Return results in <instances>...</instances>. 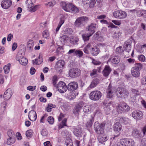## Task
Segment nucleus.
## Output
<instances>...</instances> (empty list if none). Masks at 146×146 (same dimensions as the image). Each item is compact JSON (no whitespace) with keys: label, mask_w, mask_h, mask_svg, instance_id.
Returning a JSON list of instances; mask_svg holds the SVG:
<instances>
[{"label":"nucleus","mask_w":146,"mask_h":146,"mask_svg":"<svg viewBox=\"0 0 146 146\" xmlns=\"http://www.w3.org/2000/svg\"><path fill=\"white\" fill-rule=\"evenodd\" d=\"M106 123L104 122L100 124L98 122H96L94 125V129L96 132L98 134H102L104 132V128Z\"/></svg>","instance_id":"1"},{"label":"nucleus","mask_w":146,"mask_h":146,"mask_svg":"<svg viewBox=\"0 0 146 146\" xmlns=\"http://www.w3.org/2000/svg\"><path fill=\"white\" fill-rule=\"evenodd\" d=\"M88 20V18L86 17H81L76 19L74 23V25L76 27H81L84 26Z\"/></svg>","instance_id":"2"},{"label":"nucleus","mask_w":146,"mask_h":146,"mask_svg":"<svg viewBox=\"0 0 146 146\" xmlns=\"http://www.w3.org/2000/svg\"><path fill=\"white\" fill-rule=\"evenodd\" d=\"M113 129L114 132L116 133H117V135H114V136L111 138V140L113 141V140H117L118 137L120 134V132L122 129V126L118 122L115 123L113 127Z\"/></svg>","instance_id":"3"},{"label":"nucleus","mask_w":146,"mask_h":146,"mask_svg":"<svg viewBox=\"0 0 146 146\" xmlns=\"http://www.w3.org/2000/svg\"><path fill=\"white\" fill-rule=\"evenodd\" d=\"M142 67V64L140 63H137L135 66L132 68L131 69V73L132 75L135 77H138L140 75V70Z\"/></svg>","instance_id":"4"},{"label":"nucleus","mask_w":146,"mask_h":146,"mask_svg":"<svg viewBox=\"0 0 146 146\" xmlns=\"http://www.w3.org/2000/svg\"><path fill=\"white\" fill-rule=\"evenodd\" d=\"M102 96V93L98 90L94 91L90 94L89 97L91 100L96 101L98 100Z\"/></svg>","instance_id":"5"},{"label":"nucleus","mask_w":146,"mask_h":146,"mask_svg":"<svg viewBox=\"0 0 146 146\" xmlns=\"http://www.w3.org/2000/svg\"><path fill=\"white\" fill-rule=\"evenodd\" d=\"M113 15L115 18L122 19L125 18L126 17L127 14L124 11L121 10H117L113 12Z\"/></svg>","instance_id":"6"},{"label":"nucleus","mask_w":146,"mask_h":146,"mask_svg":"<svg viewBox=\"0 0 146 146\" xmlns=\"http://www.w3.org/2000/svg\"><path fill=\"white\" fill-rule=\"evenodd\" d=\"M84 105V103L82 101H80L76 104L73 110V113L75 115L78 116Z\"/></svg>","instance_id":"7"},{"label":"nucleus","mask_w":146,"mask_h":146,"mask_svg":"<svg viewBox=\"0 0 146 146\" xmlns=\"http://www.w3.org/2000/svg\"><path fill=\"white\" fill-rule=\"evenodd\" d=\"M80 71L78 68H72L70 69L69 72V75L72 78L77 77L80 75Z\"/></svg>","instance_id":"8"},{"label":"nucleus","mask_w":146,"mask_h":146,"mask_svg":"<svg viewBox=\"0 0 146 146\" xmlns=\"http://www.w3.org/2000/svg\"><path fill=\"white\" fill-rule=\"evenodd\" d=\"M116 92L118 96L121 98H126L129 94L127 90L121 88H119L118 91H116Z\"/></svg>","instance_id":"9"},{"label":"nucleus","mask_w":146,"mask_h":146,"mask_svg":"<svg viewBox=\"0 0 146 146\" xmlns=\"http://www.w3.org/2000/svg\"><path fill=\"white\" fill-rule=\"evenodd\" d=\"M57 88L59 92L61 93L65 92L67 90L66 84L63 82H60L58 84Z\"/></svg>","instance_id":"10"},{"label":"nucleus","mask_w":146,"mask_h":146,"mask_svg":"<svg viewBox=\"0 0 146 146\" xmlns=\"http://www.w3.org/2000/svg\"><path fill=\"white\" fill-rule=\"evenodd\" d=\"M132 116L136 120H139L142 119L143 117V113L142 112L138 110L134 111L132 113Z\"/></svg>","instance_id":"11"},{"label":"nucleus","mask_w":146,"mask_h":146,"mask_svg":"<svg viewBox=\"0 0 146 146\" xmlns=\"http://www.w3.org/2000/svg\"><path fill=\"white\" fill-rule=\"evenodd\" d=\"M60 5L62 8L66 12H70L72 10V7L73 6L72 3H66L65 2H62L61 3Z\"/></svg>","instance_id":"12"},{"label":"nucleus","mask_w":146,"mask_h":146,"mask_svg":"<svg viewBox=\"0 0 146 146\" xmlns=\"http://www.w3.org/2000/svg\"><path fill=\"white\" fill-rule=\"evenodd\" d=\"M115 91V89L114 88L111 87L110 84L107 90V96L108 98H111L112 97Z\"/></svg>","instance_id":"13"},{"label":"nucleus","mask_w":146,"mask_h":146,"mask_svg":"<svg viewBox=\"0 0 146 146\" xmlns=\"http://www.w3.org/2000/svg\"><path fill=\"white\" fill-rule=\"evenodd\" d=\"M117 109L122 111H127L129 110L130 108L126 103H121L118 106Z\"/></svg>","instance_id":"14"},{"label":"nucleus","mask_w":146,"mask_h":146,"mask_svg":"<svg viewBox=\"0 0 146 146\" xmlns=\"http://www.w3.org/2000/svg\"><path fill=\"white\" fill-rule=\"evenodd\" d=\"M12 4L11 0H3L1 2V6L4 9L9 8Z\"/></svg>","instance_id":"15"},{"label":"nucleus","mask_w":146,"mask_h":146,"mask_svg":"<svg viewBox=\"0 0 146 146\" xmlns=\"http://www.w3.org/2000/svg\"><path fill=\"white\" fill-rule=\"evenodd\" d=\"M28 117L31 121H35L37 118V114L36 111L34 110L30 111L28 113Z\"/></svg>","instance_id":"16"},{"label":"nucleus","mask_w":146,"mask_h":146,"mask_svg":"<svg viewBox=\"0 0 146 146\" xmlns=\"http://www.w3.org/2000/svg\"><path fill=\"white\" fill-rule=\"evenodd\" d=\"M13 94L12 90L11 89H8L4 92L3 97L5 100H8L11 97Z\"/></svg>","instance_id":"17"},{"label":"nucleus","mask_w":146,"mask_h":146,"mask_svg":"<svg viewBox=\"0 0 146 146\" xmlns=\"http://www.w3.org/2000/svg\"><path fill=\"white\" fill-rule=\"evenodd\" d=\"M78 87V84L77 82H73L70 83L68 85V90L74 91Z\"/></svg>","instance_id":"18"},{"label":"nucleus","mask_w":146,"mask_h":146,"mask_svg":"<svg viewBox=\"0 0 146 146\" xmlns=\"http://www.w3.org/2000/svg\"><path fill=\"white\" fill-rule=\"evenodd\" d=\"M111 71V69L109 66L106 65L102 71V73L105 77H107L109 76Z\"/></svg>","instance_id":"19"},{"label":"nucleus","mask_w":146,"mask_h":146,"mask_svg":"<svg viewBox=\"0 0 146 146\" xmlns=\"http://www.w3.org/2000/svg\"><path fill=\"white\" fill-rule=\"evenodd\" d=\"M112 107L111 102L105 104L104 109L106 114L108 115L111 112Z\"/></svg>","instance_id":"20"},{"label":"nucleus","mask_w":146,"mask_h":146,"mask_svg":"<svg viewBox=\"0 0 146 146\" xmlns=\"http://www.w3.org/2000/svg\"><path fill=\"white\" fill-rule=\"evenodd\" d=\"M132 41L130 39L128 40L125 42L124 44V47L126 50V51L129 52L131 49Z\"/></svg>","instance_id":"21"},{"label":"nucleus","mask_w":146,"mask_h":146,"mask_svg":"<svg viewBox=\"0 0 146 146\" xmlns=\"http://www.w3.org/2000/svg\"><path fill=\"white\" fill-rule=\"evenodd\" d=\"M74 134L77 137H80L82 135V129L80 127H74L72 129Z\"/></svg>","instance_id":"22"},{"label":"nucleus","mask_w":146,"mask_h":146,"mask_svg":"<svg viewBox=\"0 0 146 146\" xmlns=\"http://www.w3.org/2000/svg\"><path fill=\"white\" fill-rule=\"evenodd\" d=\"M93 43L92 42L88 43L84 48L83 51L86 54H89L91 52L92 48Z\"/></svg>","instance_id":"23"},{"label":"nucleus","mask_w":146,"mask_h":146,"mask_svg":"<svg viewBox=\"0 0 146 146\" xmlns=\"http://www.w3.org/2000/svg\"><path fill=\"white\" fill-rule=\"evenodd\" d=\"M96 27V24L92 23L87 27L88 31L90 32V34H92L95 33V29Z\"/></svg>","instance_id":"24"},{"label":"nucleus","mask_w":146,"mask_h":146,"mask_svg":"<svg viewBox=\"0 0 146 146\" xmlns=\"http://www.w3.org/2000/svg\"><path fill=\"white\" fill-rule=\"evenodd\" d=\"M83 3L92 7L96 3L95 0H82Z\"/></svg>","instance_id":"25"},{"label":"nucleus","mask_w":146,"mask_h":146,"mask_svg":"<svg viewBox=\"0 0 146 146\" xmlns=\"http://www.w3.org/2000/svg\"><path fill=\"white\" fill-rule=\"evenodd\" d=\"M108 139V137L106 135H99L98 137V139L99 142L101 143H103Z\"/></svg>","instance_id":"26"},{"label":"nucleus","mask_w":146,"mask_h":146,"mask_svg":"<svg viewBox=\"0 0 146 146\" xmlns=\"http://www.w3.org/2000/svg\"><path fill=\"white\" fill-rule=\"evenodd\" d=\"M132 136L135 138H139L141 137L139 131L137 129H134L131 132Z\"/></svg>","instance_id":"27"},{"label":"nucleus","mask_w":146,"mask_h":146,"mask_svg":"<svg viewBox=\"0 0 146 146\" xmlns=\"http://www.w3.org/2000/svg\"><path fill=\"white\" fill-rule=\"evenodd\" d=\"M27 48L29 51H31L34 46L33 41L32 40H29L27 42Z\"/></svg>","instance_id":"28"},{"label":"nucleus","mask_w":146,"mask_h":146,"mask_svg":"<svg viewBox=\"0 0 146 146\" xmlns=\"http://www.w3.org/2000/svg\"><path fill=\"white\" fill-rule=\"evenodd\" d=\"M99 52L100 50L98 48L96 47H92L90 53L93 56H96L99 53Z\"/></svg>","instance_id":"29"},{"label":"nucleus","mask_w":146,"mask_h":146,"mask_svg":"<svg viewBox=\"0 0 146 146\" xmlns=\"http://www.w3.org/2000/svg\"><path fill=\"white\" fill-rule=\"evenodd\" d=\"M91 107V106L90 105H86L84 107L83 109L84 112L88 113H90L92 111Z\"/></svg>","instance_id":"30"},{"label":"nucleus","mask_w":146,"mask_h":146,"mask_svg":"<svg viewBox=\"0 0 146 146\" xmlns=\"http://www.w3.org/2000/svg\"><path fill=\"white\" fill-rule=\"evenodd\" d=\"M99 82V80L98 79L96 78L94 79L90 86V88H93L95 87L98 83Z\"/></svg>","instance_id":"31"},{"label":"nucleus","mask_w":146,"mask_h":146,"mask_svg":"<svg viewBox=\"0 0 146 146\" xmlns=\"http://www.w3.org/2000/svg\"><path fill=\"white\" fill-rule=\"evenodd\" d=\"M109 61L113 63L117 64L119 62V58L117 56H115L109 59Z\"/></svg>","instance_id":"32"},{"label":"nucleus","mask_w":146,"mask_h":146,"mask_svg":"<svg viewBox=\"0 0 146 146\" xmlns=\"http://www.w3.org/2000/svg\"><path fill=\"white\" fill-rule=\"evenodd\" d=\"M64 62L63 60H59L56 62L55 66L57 68H62L64 65Z\"/></svg>","instance_id":"33"},{"label":"nucleus","mask_w":146,"mask_h":146,"mask_svg":"<svg viewBox=\"0 0 146 146\" xmlns=\"http://www.w3.org/2000/svg\"><path fill=\"white\" fill-rule=\"evenodd\" d=\"M132 0H125L123 3V4L124 6L126 7H129L132 3Z\"/></svg>","instance_id":"34"},{"label":"nucleus","mask_w":146,"mask_h":146,"mask_svg":"<svg viewBox=\"0 0 146 146\" xmlns=\"http://www.w3.org/2000/svg\"><path fill=\"white\" fill-rule=\"evenodd\" d=\"M33 62L34 64H40L42 62V57L39 56L37 59H35V60H33Z\"/></svg>","instance_id":"35"},{"label":"nucleus","mask_w":146,"mask_h":146,"mask_svg":"<svg viewBox=\"0 0 146 146\" xmlns=\"http://www.w3.org/2000/svg\"><path fill=\"white\" fill-rule=\"evenodd\" d=\"M128 138H123L120 139V144L125 146H127Z\"/></svg>","instance_id":"36"},{"label":"nucleus","mask_w":146,"mask_h":146,"mask_svg":"<svg viewBox=\"0 0 146 146\" xmlns=\"http://www.w3.org/2000/svg\"><path fill=\"white\" fill-rule=\"evenodd\" d=\"M31 5L29 4L28 6V7L30 8V11L31 12H33L36 11L38 9V5H36L35 6H32L33 3H31Z\"/></svg>","instance_id":"37"},{"label":"nucleus","mask_w":146,"mask_h":146,"mask_svg":"<svg viewBox=\"0 0 146 146\" xmlns=\"http://www.w3.org/2000/svg\"><path fill=\"white\" fill-rule=\"evenodd\" d=\"M15 138L11 137L7 139V144L8 145H11L15 142Z\"/></svg>","instance_id":"38"},{"label":"nucleus","mask_w":146,"mask_h":146,"mask_svg":"<svg viewBox=\"0 0 146 146\" xmlns=\"http://www.w3.org/2000/svg\"><path fill=\"white\" fill-rule=\"evenodd\" d=\"M23 57H24V54L21 51H19L16 56V60L18 61Z\"/></svg>","instance_id":"39"},{"label":"nucleus","mask_w":146,"mask_h":146,"mask_svg":"<svg viewBox=\"0 0 146 146\" xmlns=\"http://www.w3.org/2000/svg\"><path fill=\"white\" fill-rule=\"evenodd\" d=\"M11 65L9 63L7 65H5L3 67V69L5 74H7L9 73L10 71Z\"/></svg>","instance_id":"40"},{"label":"nucleus","mask_w":146,"mask_h":146,"mask_svg":"<svg viewBox=\"0 0 146 146\" xmlns=\"http://www.w3.org/2000/svg\"><path fill=\"white\" fill-rule=\"evenodd\" d=\"M18 61L21 64L23 65H26L28 62V60L24 57Z\"/></svg>","instance_id":"41"},{"label":"nucleus","mask_w":146,"mask_h":146,"mask_svg":"<svg viewBox=\"0 0 146 146\" xmlns=\"http://www.w3.org/2000/svg\"><path fill=\"white\" fill-rule=\"evenodd\" d=\"M74 55L80 58L82 57L83 55V52L81 50H76Z\"/></svg>","instance_id":"42"},{"label":"nucleus","mask_w":146,"mask_h":146,"mask_svg":"<svg viewBox=\"0 0 146 146\" xmlns=\"http://www.w3.org/2000/svg\"><path fill=\"white\" fill-rule=\"evenodd\" d=\"M72 10H71L70 12L73 13H78L79 11V9L76 7L73 4V6L72 7Z\"/></svg>","instance_id":"43"},{"label":"nucleus","mask_w":146,"mask_h":146,"mask_svg":"<svg viewBox=\"0 0 146 146\" xmlns=\"http://www.w3.org/2000/svg\"><path fill=\"white\" fill-rule=\"evenodd\" d=\"M129 119L126 117H122L120 118L119 120V121L120 122L125 124H127L129 123Z\"/></svg>","instance_id":"44"},{"label":"nucleus","mask_w":146,"mask_h":146,"mask_svg":"<svg viewBox=\"0 0 146 146\" xmlns=\"http://www.w3.org/2000/svg\"><path fill=\"white\" fill-rule=\"evenodd\" d=\"M143 10L142 9L133 10L132 11H134V12L136 13L137 16L139 17L142 16Z\"/></svg>","instance_id":"45"},{"label":"nucleus","mask_w":146,"mask_h":146,"mask_svg":"<svg viewBox=\"0 0 146 146\" xmlns=\"http://www.w3.org/2000/svg\"><path fill=\"white\" fill-rule=\"evenodd\" d=\"M49 36V32L48 30H45L43 32L42 36L44 38L47 39Z\"/></svg>","instance_id":"46"},{"label":"nucleus","mask_w":146,"mask_h":146,"mask_svg":"<svg viewBox=\"0 0 146 146\" xmlns=\"http://www.w3.org/2000/svg\"><path fill=\"white\" fill-rule=\"evenodd\" d=\"M65 144L67 146H73L72 140L70 138L67 139L65 141Z\"/></svg>","instance_id":"47"},{"label":"nucleus","mask_w":146,"mask_h":146,"mask_svg":"<svg viewBox=\"0 0 146 146\" xmlns=\"http://www.w3.org/2000/svg\"><path fill=\"white\" fill-rule=\"evenodd\" d=\"M127 146H133L135 143L133 140L132 139L128 138Z\"/></svg>","instance_id":"48"},{"label":"nucleus","mask_w":146,"mask_h":146,"mask_svg":"<svg viewBox=\"0 0 146 146\" xmlns=\"http://www.w3.org/2000/svg\"><path fill=\"white\" fill-rule=\"evenodd\" d=\"M7 134L9 138H10L11 137H15L14 132L12 130H9L7 132Z\"/></svg>","instance_id":"49"},{"label":"nucleus","mask_w":146,"mask_h":146,"mask_svg":"<svg viewBox=\"0 0 146 146\" xmlns=\"http://www.w3.org/2000/svg\"><path fill=\"white\" fill-rule=\"evenodd\" d=\"M92 35V34L90 33L88 34V35L86 34H83L82 35V37L84 41H87L89 40V37Z\"/></svg>","instance_id":"50"},{"label":"nucleus","mask_w":146,"mask_h":146,"mask_svg":"<svg viewBox=\"0 0 146 146\" xmlns=\"http://www.w3.org/2000/svg\"><path fill=\"white\" fill-rule=\"evenodd\" d=\"M98 71L97 70L93 69L91 71L90 76L92 78H93L96 76L97 73Z\"/></svg>","instance_id":"51"},{"label":"nucleus","mask_w":146,"mask_h":146,"mask_svg":"<svg viewBox=\"0 0 146 146\" xmlns=\"http://www.w3.org/2000/svg\"><path fill=\"white\" fill-rule=\"evenodd\" d=\"M77 95V94L76 92L75 91H72V92L70 94V97H71L70 98L72 99L74 98Z\"/></svg>","instance_id":"52"},{"label":"nucleus","mask_w":146,"mask_h":146,"mask_svg":"<svg viewBox=\"0 0 146 146\" xmlns=\"http://www.w3.org/2000/svg\"><path fill=\"white\" fill-rule=\"evenodd\" d=\"M67 121V119L66 118H64L62 121L61 124L60 125L59 127L60 128H61L63 127L64 126H66V122Z\"/></svg>","instance_id":"53"},{"label":"nucleus","mask_w":146,"mask_h":146,"mask_svg":"<svg viewBox=\"0 0 146 146\" xmlns=\"http://www.w3.org/2000/svg\"><path fill=\"white\" fill-rule=\"evenodd\" d=\"M78 40V39L77 38L75 37L72 39L70 40V42L72 44H77Z\"/></svg>","instance_id":"54"},{"label":"nucleus","mask_w":146,"mask_h":146,"mask_svg":"<svg viewBox=\"0 0 146 146\" xmlns=\"http://www.w3.org/2000/svg\"><path fill=\"white\" fill-rule=\"evenodd\" d=\"M56 4V2L55 1H52L46 4V5L48 7H52Z\"/></svg>","instance_id":"55"},{"label":"nucleus","mask_w":146,"mask_h":146,"mask_svg":"<svg viewBox=\"0 0 146 146\" xmlns=\"http://www.w3.org/2000/svg\"><path fill=\"white\" fill-rule=\"evenodd\" d=\"M33 134V131L31 129L27 130L26 133V136L27 137H30Z\"/></svg>","instance_id":"56"},{"label":"nucleus","mask_w":146,"mask_h":146,"mask_svg":"<svg viewBox=\"0 0 146 146\" xmlns=\"http://www.w3.org/2000/svg\"><path fill=\"white\" fill-rule=\"evenodd\" d=\"M138 59L139 61L144 62L145 60V58L143 55H140L138 56Z\"/></svg>","instance_id":"57"},{"label":"nucleus","mask_w":146,"mask_h":146,"mask_svg":"<svg viewBox=\"0 0 146 146\" xmlns=\"http://www.w3.org/2000/svg\"><path fill=\"white\" fill-rule=\"evenodd\" d=\"M47 121L51 124H52L54 122V118L52 116L48 117L47 119Z\"/></svg>","instance_id":"58"},{"label":"nucleus","mask_w":146,"mask_h":146,"mask_svg":"<svg viewBox=\"0 0 146 146\" xmlns=\"http://www.w3.org/2000/svg\"><path fill=\"white\" fill-rule=\"evenodd\" d=\"M121 35V33L120 32H115L113 35V38H117Z\"/></svg>","instance_id":"59"},{"label":"nucleus","mask_w":146,"mask_h":146,"mask_svg":"<svg viewBox=\"0 0 146 146\" xmlns=\"http://www.w3.org/2000/svg\"><path fill=\"white\" fill-rule=\"evenodd\" d=\"M94 121V118H92L87 122L86 124L87 126L89 127L91 126L92 125Z\"/></svg>","instance_id":"60"},{"label":"nucleus","mask_w":146,"mask_h":146,"mask_svg":"<svg viewBox=\"0 0 146 146\" xmlns=\"http://www.w3.org/2000/svg\"><path fill=\"white\" fill-rule=\"evenodd\" d=\"M41 134L43 136H45L47 135V131L46 129H43L41 132Z\"/></svg>","instance_id":"61"},{"label":"nucleus","mask_w":146,"mask_h":146,"mask_svg":"<svg viewBox=\"0 0 146 146\" xmlns=\"http://www.w3.org/2000/svg\"><path fill=\"white\" fill-rule=\"evenodd\" d=\"M138 36L141 38H143L144 36V33L142 31H139L138 33Z\"/></svg>","instance_id":"62"},{"label":"nucleus","mask_w":146,"mask_h":146,"mask_svg":"<svg viewBox=\"0 0 146 146\" xmlns=\"http://www.w3.org/2000/svg\"><path fill=\"white\" fill-rule=\"evenodd\" d=\"M122 47L119 46V47L117 48L116 49V51L117 53H120L123 51V50L122 49Z\"/></svg>","instance_id":"63"},{"label":"nucleus","mask_w":146,"mask_h":146,"mask_svg":"<svg viewBox=\"0 0 146 146\" xmlns=\"http://www.w3.org/2000/svg\"><path fill=\"white\" fill-rule=\"evenodd\" d=\"M141 144L142 146H146V138L142 139Z\"/></svg>","instance_id":"64"}]
</instances>
